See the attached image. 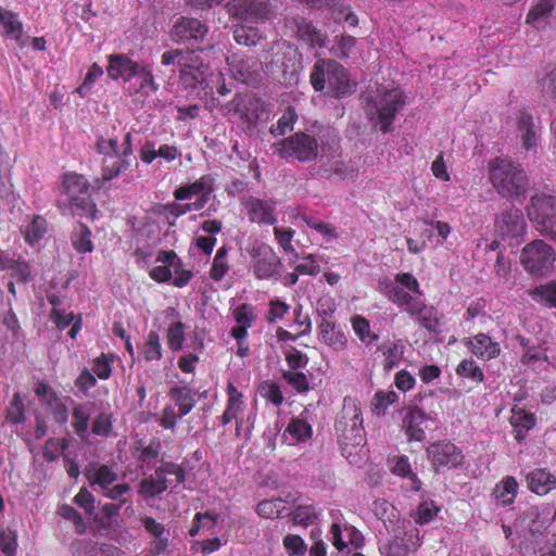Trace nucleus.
Returning a JSON list of instances; mask_svg holds the SVG:
<instances>
[{"mask_svg": "<svg viewBox=\"0 0 556 556\" xmlns=\"http://www.w3.org/2000/svg\"><path fill=\"white\" fill-rule=\"evenodd\" d=\"M315 135L298 131L278 142L271 144V150L282 159L292 157L306 163L316 160L319 147L324 151L327 147L337 142L338 135L331 126H314Z\"/></svg>", "mask_w": 556, "mask_h": 556, "instance_id": "nucleus-1", "label": "nucleus"}, {"mask_svg": "<svg viewBox=\"0 0 556 556\" xmlns=\"http://www.w3.org/2000/svg\"><path fill=\"white\" fill-rule=\"evenodd\" d=\"M334 429L342 455L350 464L357 465L362 460L366 439L362 410L355 400L351 397L344 399Z\"/></svg>", "mask_w": 556, "mask_h": 556, "instance_id": "nucleus-2", "label": "nucleus"}, {"mask_svg": "<svg viewBox=\"0 0 556 556\" xmlns=\"http://www.w3.org/2000/svg\"><path fill=\"white\" fill-rule=\"evenodd\" d=\"M490 180L496 192L505 199L522 202L530 190V179L517 162L495 157L489 163Z\"/></svg>", "mask_w": 556, "mask_h": 556, "instance_id": "nucleus-3", "label": "nucleus"}, {"mask_svg": "<svg viewBox=\"0 0 556 556\" xmlns=\"http://www.w3.org/2000/svg\"><path fill=\"white\" fill-rule=\"evenodd\" d=\"M362 98L368 119L374 126H378L383 134L390 132L396 114L405 104L402 90L380 87L366 92Z\"/></svg>", "mask_w": 556, "mask_h": 556, "instance_id": "nucleus-4", "label": "nucleus"}, {"mask_svg": "<svg viewBox=\"0 0 556 556\" xmlns=\"http://www.w3.org/2000/svg\"><path fill=\"white\" fill-rule=\"evenodd\" d=\"M262 71L274 80H286L296 72V50L286 42H269L261 51Z\"/></svg>", "mask_w": 556, "mask_h": 556, "instance_id": "nucleus-5", "label": "nucleus"}, {"mask_svg": "<svg viewBox=\"0 0 556 556\" xmlns=\"http://www.w3.org/2000/svg\"><path fill=\"white\" fill-rule=\"evenodd\" d=\"M62 199L60 206L68 207L73 215L94 217L96 204L88 195V180L79 174L71 173L64 175L62 187Z\"/></svg>", "mask_w": 556, "mask_h": 556, "instance_id": "nucleus-6", "label": "nucleus"}, {"mask_svg": "<svg viewBox=\"0 0 556 556\" xmlns=\"http://www.w3.org/2000/svg\"><path fill=\"white\" fill-rule=\"evenodd\" d=\"M106 72L112 79L123 78L125 81L135 79L136 93L147 89L155 92L159 89L151 71L146 65L132 61L126 54L110 55Z\"/></svg>", "mask_w": 556, "mask_h": 556, "instance_id": "nucleus-7", "label": "nucleus"}, {"mask_svg": "<svg viewBox=\"0 0 556 556\" xmlns=\"http://www.w3.org/2000/svg\"><path fill=\"white\" fill-rule=\"evenodd\" d=\"M96 150L102 157V176L93 180V188L101 189L104 184L118 177L130 166L128 157L121 155L117 138L98 137Z\"/></svg>", "mask_w": 556, "mask_h": 556, "instance_id": "nucleus-8", "label": "nucleus"}, {"mask_svg": "<svg viewBox=\"0 0 556 556\" xmlns=\"http://www.w3.org/2000/svg\"><path fill=\"white\" fill-rule=\"evenodd\" d=\"M529 219L544 236L556 241V199L544 193H534L527 206Z\"/></svg>", "mask_w": 556, "mask_h": 556, "instance_id": "nucleus-9", "label": "nucleus"}, {"mask_svg": "<svg viewBox=\"0 0 556 556\" xmlns=\"http://www.w3.org/2000/svg\"><path fill=\"white\" fill-rule=\"evenodd\" d=\"M555 260L553 248L543 240L528 243L520 255L525 269L536 277L548 275L553 270Z\"/></svg>", "mask_w": 556, "mask_h": 556, "instance_id": "nucleus-10", "label": "nucleus"}, {"mask_svg": "<svg viewBox=\"0 0 556 556\" xmlns=\"http://www.w3.org/2000/svg\"><path fill=\"white\" fill-rule=\"evenodd\" d=\"M225 114L233 111L249 126L266 121L268 112L265 102L252 92L237 93L233 99L223 106Z\"/></svg>", "mask_w": 556, "mask_h": 556, "instance_id": "nucleus-11", "label": "nucleus"}, {"mask_svg": "<svg viewBox=\"0 0 556 556\" xmlns=\"http://www.w3.org/2000/svg\"><path fill=\"white\" fill-rule=\"evenodd\" d=\"M426 454L435 472H439L441 468H457L464 462L460 448L446 440L429 444L426 448Z\"/></svg>", "mask_w": 556, "mask_h": 556, "instance_id": "nucleus-12", "label": "nucleus"}, {"mask_svg": "<svg viewBox=\"0 0 556 556\" xmlns=\"http://www.w3.org/2000/svg\"><path fill=\"white\" fill-rule=\"evenodd\" d=\"M249 254L253 273L258 279H269L278 274L281 261L273 248L264 242H255Z\"/></svg>", "mask_w": 556, "mask_h": 556, "instance_id": "nucleus-13", "label": "nucleus"}, {"mask_svg": "<svg viewBox=\"0 0 556 556\" xmlns=\"http://www.w3.org/2000/svg\"><path fill=\"white\" fill-rule=\"evenodd\" d=\"M495 228L503 238H521L527 229L521 210L514 205L505 208L496 216Z\"/></svg>", "mask_w": 556, "mask_h": 556, "instance_id": "nucleus-14", "label": "nucleus"}, {"mask_svg": "<svg viewBox=\"0 0 556 556\" xmlns=\"http://www.w3.org/2000/svg\"><path fill=\"white\" fill-rule=\"evenodd\" d=\"M208 31V27L200 20L189 16H180L173 25L170 37L173 40L188 41L202 40Z\"/></svg>", "mask_w": 556, "mask_h": 556, "instance_id": "nucleus-15", "label": "nucleus"}, {"mask_svg": "<svg viewBox=\"0 0 556 556\" xmlns=\"http://www.w3.org/2000/svg\"><path fill=\"white\" fill-rule=\"evenodd\" d=\"M432 422L430 416L418 407H409L403 418V428L408 441L422 442Z\"/></svg>", "mask_w": 556, "mask_h": 556, "instance_id": "nucleus-16", "label": "nucleus"}, {"mask_svg": "<svg viewBox=\"0 0 556 556\" xmlns=\"http://www.w3.org/2000/svg\"><path fill=\"white\" fill-rule=\"evenodd\" d=\"M331 72L328 79V87L337 99L348 97L355 92L356 84L352 83L346 68L333 60L330 63Z\"/></svg>", "mask_w": 556, "mask_h": 556, "instance_id": "nucleus-17", "label": "nucleus"}, {"mask_svg": "<svg viewBox=\"0 0 556 556\" xmlns=\"http://www.w3.org/2000/svg\"><path fill=\"white\" fill-rule=\"evenodd\" d=\"M227 9L231 15L243 20H257L268 12L266 0H230Z\"/></svg>", "mask_w": 556, "mask_h": 556, "instance_id": "nucleus-18", "label": "nucleus"}, {"mask_svg": "<svg viewBox=\"0 0 556 556\" xmlns=\"http://www.w3.org/2000/svg\"><path fill=\"white\" fill-rule=\"evenodd\" d=\"M418 546H420V536L417 528L408 530L397 528L394 533V542L389 545L387 556H405Z\"/></svg>", "mask_w": 556, "mask_h": 556, "instance_id": "nucleus-19", "label": "nucleus"}, {"mask_svg": "<svg viewBox=\"0 0 556 556\" xmlns=\"http://www.w3.org/2000/svg\"><path fill=\"white\" fill-rule=\"evenodd\" d=\"M243 205L248 211L249 219L251 222L273 225L277 220L274 214V202L250 197L243 201Z\"/></svg>", "mask_w": 556, "mask_h": 556, "instance_id": "nucleus-20", "label": "nucleus"}, {"mask_svg": "<svg viewBox=\"0 0 556 556\" xmlns=\"http://www.w3.org/2000/svg\"><path fill=\"white\" fill-rule=\"evenodd\" d=\"M85 476L92 488L97 485L101 491L114 484L118 479L117 473L112 468L97 463H91L86 467Z\"/></svg>", "mask_w": 556, "mask_h": 556, "instance_id": "nucleus-21", "label": "nucleus"}, {"mask_svg": "<svg viewBox=\"0 0 556 556\" xmlns=\"http://www.w3.org/2000/svg\"><path fill=\"white\" fill-rule=\"evenodd\" d=\"M232 316L237 326L231 329V336L240 345L248 334V328L252 326L256 318L255 309L251 304L243 303L233 308Z\"/></svg>", "mask_w": 556, "mask_h": 556, "instance_id": "nucleus-22", "label": "nucleus"}, {"mask_svg": "<svg viewBox=\"0 0 556 556\" xmlns=\"http://www.w3.org/2000/svg\"><path fill=\"white\" fill-rule=\"evenodd\" d=\"M262 62L261 51L257 56L241 59L236 65L235 77L247 85H258L261 83Z\"/></svg>", "mask_w": 556, "mask_h": 556, "instance_id": "nucleus-23", "label": "nucleus"}, {"mask_svg": "<svg viewBox=\"0 0 556 556\" xmlns=\"http://www.w3.org/2000/svg\"><path fill=\"white\" fill-rule=\"evenodd\" d=\"M142 525L144 529L154 538V541L151 543L150 555L159 556L163 554L168 547L169 532L162 523L157 522L152 517H144L142 519Z\"/></svg>", "mask_w": 556, "mask_h": 556, "instance_id": "nucleus-24", "label": "nucleus"}, {"mask_svg": "<svg viewBox=\"0 0 556 556\" xmlns=\"http://www.w3.org/2000/svg\"><path fill=\"white\" fill-rule=\"evenodd\" d=\"M517 128L520 134L522 147L528 151L535 148L540 138V126L535 124L529 112H520Z\"/></svg>", "mask_w": 556, "mask_h": 556, "instance_id": "nucleus-25", "label": "nucleus"}, {"mask_svg": "<svg viewBox=\"0 0 556 556\" xmlns=\"http://www.w3.org/2000/svg\"><path fill=\"white\" fill-rule=\"evenodd\" d=\"M235 41L247 48H260V51H264L268 46L269 41L263 34L255 27L251 26H239L233 30Z\"/></svg>", "mask_w": 556, "mask_h": 556, "instance_id": "nucleus-26", "label": "nucleus"}, {"mask_svg": "<svg viewBox=\"0 0 556 556\" xmlns=\"http://www.w3.org/2000/svg\"><path fill=\"white\" fill-rule=\"evenodd\" d=\"M213 178L210 175H204L192 184L177 188L174 191L176 201L189 200L193 195H202L203 193L211 194L213 191Z\"/></svg>", "mask_w": 556, "mask_h": 556, "instance_id": "nucleus-27", "label": "nucleus"}, {"mask_svg": "<svg viewBox=\"0 0 556 556\" xmlns=\"http://www.w3.org/2000/svg\"><path fill=\"white\" fill-rule=\"evenodd\" d=\"M529 489L538 495H545L556 489V478L545 469H534L527 476Z\"/></svg>", "mask_w": 556, "mask_h": 556, "instance_id": "nucleus-28", "label": "nucleus"}, {"mask_svg": "<svg viewBox=\"0 0 556 556\" xmlns=\"http://www.w3.org/2000/svg\"><path fill=\"white\" fill-rule=\"evenodd\" d=\"M296 38L311 48L324 47L326 37L305 18H299L295 21Z\"/></svg>", "mask_w": 556, "mask_h": 556, "instance_id": "nucleus-29", "label": "nucleus"}, {"mask_svg": "<svg viewBox=\"0 0 556 556\" xmlns=\"http://www.w3.org/2000/svg\"><path fill=\"white\" fill-rule=\"evenodd\" d=\"M207 70L208 67L203 63L190 65L185 62L184 67L180 68V78L182 84L186 88H197L205 81Z\"/></svg>", "mask_w": 556, "mask_h": 556, "instance_id": "nucleus-30", "label": "nucleus"}, {"mask_svg": "<svg viewBox=\"0 0 556 556\" xmlns=\"http://www.w3.org/2000/svg\"><path fill=\"white\" fill-rule=\"evenodd\" d=\"M0 23L4 27V34L14 39L20 47L25 46L23 39V26L16 14L0 9Z\"/></svg>", "mask_w": 556, "mask_h": 556, "instance_id": "nucleus-31", "label": "nucleus"}, {"mask_svg": "<svg viewBox=\"0 0 556 556\" xmlns=\"http://www.w3.org/2000/svg\"><path fill=\"white\" fill-rule=\"evenodd\" d=\"M168 395L178 406L180 417L191 412L195 405L191 390L188 387H174L169 390Z\"/></svg>", "mask_w": 556, "mask_h": 556, "instance_id": "nucleus-32", "label": "nucleus"}, {"mask_svg": "<svg viewBox=\"0 0 556 556\" xmlns=\"http://www.w3.org/2000/svg\"><path fill=\"white\" fill-rule=\"evenodd\" d=\"M333 60L319 59L315 62L309 79L315 91H323L328 83Z\"/></svg>", "mask_w": 556, "mask_h": 556, "instance_id": "nucleus-33", "label": "nucleus"}, {"mask_svg": "<svg viewBox=\"0 0 556 556\" xmlns=\"http://www.w3.org/2000/svg\"><path fill=\"white\" fill-rule=\"evenodd\" d=\"M312 426L306 420L293 418L289 422L283 437L287 439V435H290L293 440L290 444H294L295 442H305L312 437Z\"/></svg>", "mask_w": 556, "mask_h": 556, "instance_id": "nucleus-34", "label": "nucleus"}, {"mask_svg": "<svg viewBox=\"0 0 556 556\" xmlns=\"http://www.w3.org/2000/svg\"><path fill=\"white\" fill-rule=\"evenodd\" d=\"M518 490V483L513 477H506L501 483L496 484L493 495L501 501L503 506L513 503Z\"/></svg>", "mask_w": 556, "mask_h": 556, "instance_id": "nucleus-35", "label": "nucleus"}, {"mask_svg": "<svg viewBox=\"0 0 556 556\" xmlns=\"http://www.w3.org/2000/svg\"><path fill=\"white\" fill-rule=\"evenodd\" d=\"M72 242L74 248L80 253L91 252L93 244L91 242V231L81 223H78L72 233Z\"/></svg>", "mask_w": 556, "mask_h": 556, "instance_id": "nucleus-36", "label": "nucleus"}, {"mask_svg": "<svg viewBox=\"0 0 556 556\" xmlns=\"http://www.w3.org/2000/svg\"><path fill=\"white\" fill-rule=\"evenodd\" d=\"M130 485L126 482L112 484L108 489H104L102 492L103 496L114 501V503H118L121 505H127L125 511L131 510V501L126 496L130 492Z\"/></svg>", "mask_w": 556, "mask_h": 556, "instance_id": "nucleus-37", "label": "nucleus"}, {"mask_svg": "<svg viewBox=\"0 0 556 556\" xmlns=\"http://www.w3.org/2000/svg\"><path fill=\"white\" fill-rule=\"evenodd\" d=\"M295 525L307 527L317 519L315 507L311 504H299L290 513Z\"/></svg>", "mask_w": 556, "mask_h": 556, "instance_id": "nucleus-38", "label": "nucleus"}, {"mask_svg": "<svg viewBox=\"0 0 556 556\" xmlns=\"http://www.w3.org/2000/svg\"><path fill=\"white\" fill-rule=\"evenodd\" d=\"M298 119L295 110L289 106L282 116L278 119L276 125H273L269 129L270 134L275 137L283 136L293 129V125Z\"/></svg>", "mask_w": 556, "mask_h": 556, "instance_id": "nucleus-39", "label": "nucleus"}, {"mask_svg": "<svg viewBox=\"0 0 556 556\" xmlns=\"http://www.w3.org/2000/svg\"><path fill=\"white\" fill-rule=\"evenodd\" d=\"M73 427L76 433L84 438L88 430L90 409L88 404H80L73 408Z\"/></svg>", "mask_w": 556, "mask_h": 556, "instance_id": "nucleus-40", "label": "nucleus"}, {"mask_svg": "<svg viewBox=\"0 0 556 556\" xmlns=\"http://www.w3.org/2000/svg\"><path fill=\"white\" fill-rule=\"evenodd\" d=\"M352 327L362 342L367 345L372 344L378 339V336L370 331L369 321L361 315H356L352 318Z\"/></svg>", "mask_w": 556, "mask_h": 556, "instance_id": "nucleus-41", "label": "nucleus"}, {"mask_svg": "<svg viewBox=\"0 0 556 556\" xmlns=\"http://www.w3.org/2000/svg\"><path fill=\"white\" fill-rule=\"evenodd\" d=\"M227 253H228L227 248L222 247L217 250V252L214 256L210 275H211V278L216 281H220L229 269V266L227 263Z\"/></svg>", "mask_w": 556, "mask_h": 556, "instance_id": "nucleus-42", "label": "nucleus"}, {"mask_svg": "<svg viewBox=\"0 0 556 556\" xmlns=\"http://www.w3.org/2000/svg\"><path fill=\"white\" fill-rule=\"evenodd\" d=\"M167 489V484L157 482L153 475L143 478L139 483V493L144 497H155Z\"/></svg>", "mask_w": 556, "mask_h": 556, "instance_id": "nucleus-43", "label": "nucleus"}, {"mask_svg": "<svg viewBox=\"0 0 556 556\" xmlns=\"http://www.w3.org/2000/svg\"><path fill=\"white\" fill-rule=\"evenodd\" d=\"M11 269L13 276L22 281L27 282L30 279V268L27 262L22 260L8 258L7 264L0 270Z\"/></svg>", "mask_w": 556, "mask_h": 556, "instance_id": "nucleus-44", "label": "nucleus"}, {"mask_svg": "<svg viewBox=\"0 0 556 556\" xmlns=\"http://www.w3.org/2000/svg\"><path fill=\"white\" fill-rule=\"evenodd\" d=\"M392 471L400 476V477H404V478H409L413 482V489L415 491H418L420 489V481L418 480L417 476L412 471V468H410V464L408 462V457L407 456H400L395 463V465L393 466V469Z\"/></svg>", "mask_w": 556, "mask_h": 556, "instance_id": "nucleus-45", "label": "nucleus"}, {"mask_svg": "<svg viewBox=\"0 0 556 556\" xmlns=\"http://www.w3.org/2000/svg\"><path fill=\"white\" fill-rule=\"evenodd\" d=\"M533 299H536L549 306L556 307V282L542 285L530 292Z\"/></svg>", "mask_w": 556, "mask_h": 556, "instance_id": "nucleus-46", "label": "nucleus"}, {"mask_svg": "<svg viewBox=\"0 0 556 556\" xmlns=\"http://www.w3.org/2000/svg\"><path fill=\"white\" fill-rule=\"evenodd\" d=\"M456 372L458 376L470 378L475 382H481L483 380L482 369L476 365L472 359L462 361L456 368Z\"/></svg>", "mask_w": 556, "mask_h": 556, "instance_id": "nucleus-47", "label": "nucleus"}, {"mask_svg": "<svg viewBox=\"0 0 556 556\" xmlns=\"http://www.w3.org/2000/svg\"><path fill=\"white\" fill-rule=\"evenodd\" d=\"M113 429L112 414L102 412L93 420L91 431L94 435L109 437Z\"/></svg>", "mask_w": 556, "mask_h": 556, "instance_id": "nucleus-48", "label": "nucleus"}, {"mask_svg": "<svg viewBox=\"0 0 556 556\" xmlns=\"http://www.w3.org/2000/svg\"><path fill=\"white\" fill-rule=\"evenodd\" d=\"M440 508L433 504V502H422L417 507L413 515L416 523L426 525L429 523L433 517L438 514Z\"/></svg>", "mask_w": 556, "mask_h": 556, "instance_id": "nucleus-49", "label": "nucleus"}, {"mask_svg": "<svg viewBox=\"0 0 556 556\" xmlns=\"http://www.w3.org/2000/svg\"><path fill=\"white\" fill-rule=\"evenodd\" d=\"M258 392L262 397L271 402L274 405L279 406L283 401V395L279 386L276 382L264 381L258 387Z\"/></svg>", "mask_w": 556, "mask_h": 556, "instance_id": "nucleus-50", "label": "nucleus"}, {"mask_svg": "<svg viewBox=\"0 0 556 556\" xmlns=\"http://www.w3.org/2000/svg\"><path fill=\"white\" fill-rule=\"evenodd\" d=\"M58 513L62 518L74 523L77 533L81 534L85 532L86 523L83 519V516L74 507L67 504H63L59 507Z\"/></svg>", "mask_w": 556, "mask_h": 556, "instance_id": "nucleus-51", "label": "nucleus"}, {"mask_svg": "<svg viewBox=\"0 0 556 556\" xmlns=\"http://www.w3.org/2000/svg\"><path fill=\"white\" fill-rule=\"evenodd\" d=\"M552 0H540L528 13L527 22L536 25L540 20L545 18L553 10Z\"/></svg>", "mask_w": 556, "mask_h": 556, "instance_id": "nucleus-52", "label": "nucleus"}, {"mask_svg": "<svg viewBox=\"0 0 556 556\" xmlns=\"http://www.w3.org/2000/svg\"><path fill=\"white\" fill-rule=\"evenodd\" d=\"M17 533L15 530L5 529L0 532V549L5 556H15Z\"/></svg>", "mask_w": 556, "mask_h": 556, "instance_id": "nucleus-53", "label": "nucleus"}, {"mask_svg": "<svg viewBox=\"0 0 556 556\" xmlns=\"http://www.w3.org/2000/svg\"><path fill=\"white\" fill-rule=\"evenodd\" d=\"M74 503L85 510L88 516H93L96 510V497L83 486L73 498Z\"/></svg>", "mask_w": 556, "mask_h": 556, "instance_id": "nucleus-54", "label": "nucleus"}, {"mask_svg": "<svg viewBox=\"0 0 556 556\" xmlns=\"http://www.w3.org/2000/svg\"><path fill=\"white\" fill-rule=\"evenodd\" d=\"M7 419L15 425L22 424L24 421L25 410L20 393H14L8 409Z\"/></svg>", "mask_w": 556, "mask_h": 556, "instance_id": "nucleus-55", "label": "nucleus"}, {"mask_svg": "<svg viewBox=\"0 0 556 556\" xmlns=\"http://www.w3.org/2000/svg\"><path fill=\"white\" fill-rule=\"evenodd\" d=\"M192 54L193 52L185 53L180 49L165 51L162 54L161 63L165 66L177 63L180 66V68H182L185 62L188 63L189 61H192Z\"/></svg>", "mask_w": 556, "mask_h": 556, "instance_id": "nucleus-56", "label": "nucleus"}, {"mask_svg": "<svg viewBox=\"0 0 556 556\" xmlns=\"http://www.w3.org/2000/svg\"><path fill=\"white\" fill-rule=\"evenodd\" d=\"M281 500H266L262 501L256 506V511L260 516L265 518H279L281 514Z\"/></svg>", "mask_w": 556, "mask_h": 556, "instance_id": "nucleus-57", "label": "nucleus"}, {"mask_svg": "<svg viewBox=\"0 0 556 556\" xmlns=\"http://www.w3.org/2000/svg\"><path fill=\"white\" fill-rule=\"evenodd\" d=\"M282 377L300 393L307 391L309 388L306 376L301 371L286 370L282 372Z\"/></svg>", "mask_w": 556, "mask_h": 556, "instance_id": "nucleus-58", "label": "nucleus"}, {"mask_svg": "<svg viewBox=\"0 0 556 556\" xmlns=\"http://www.w3.org/2000/svg\"><path fill=\"white\" fill-rule=\"evenodd\" d=\"M46 232V220L41 216H35L26 230V240L29 243L38 242Z\"/></svg>", "mask_w": 556, "mask_h": 556, "instance_id": "nucleus-59", "label": "nucleus"}, {"mask_svg": "<svg viewBox=\"0 0 556 556\" xmlns=\"http://www.w3.org/2000/svg\"><path fill=\"white\" fill-rule=\"evenodd\" d=\"M103 74V70L101 66H99L97 63H93L86 77L84 83L76 89V92L79 93L81 97H85L87 92L91 89L94 81Z\"/></svg>", "mask_w": 556, "mask_h": 556, "instance_id": "nucleus-60", "label": "nucleus"}, {"mask_svg": "<svg viewBox=\"0 0 556 556\" xmlns=\"http://www.w3.org/2000/svg\"><path fill=\"white\" fill-rule=\"evenodd\" d=\"M113 361L112 354L102 353L100 357L94 359V364L92 367L93 372L100 379H108L111 376V362Z\"/></svg>", "mask_w": 556, "mask_h": 556, "instance_id": "nucleus-61", "label": "nucleus"}, {"mask_svg": "<svg viewBox=\"0 0 556 556\" xmlns=\"http://www.w3.org/2000/svg\"><path fill=\"white\" fill-rule=\"evenodd\" d=\"M185 337V326L180 321L172 323L167 329L169 348H181Z\"/></svg>", "mask_w": 556, "mask_h": 556, "instance_id": "nucleus-62", "label": "nucleus"}, {"mask_svg": "<svg viewBox=\"0 0 556 556\" xmlns=\"http://www.w3.org/2000/svg\"><path fill=\"white\" fill-rule=\"evenodd\" d=\"M274 233H275V237H276L278 243L281 245V248L286 252H290L293 254L292 262H295L298 260L299 255L294 251L293 247L291 245V240L294 235V230H292V229L282 230V229L276 227L274 229Z\"/></svg>", "mask_w": 556, "mask_h": 556, "instance_id": "nucleus-63", "label": "nucleus"}, {"mask_svg": "<svg viewBox=\"0 0 556 556\" xmlns=\"http://www.w3.org/2000/svg\"><path fill=\"white\" fill-rule=\"evenodd\" d=\"M543 92L556 102V65L541 80Z\"/></svg>", "mask_w": 556, "mask_h": 556, "instance_id": "nucleus-64", "label": "nucleus"}]
</instances>
